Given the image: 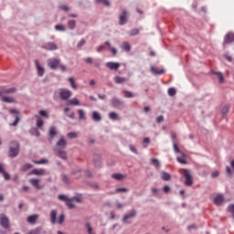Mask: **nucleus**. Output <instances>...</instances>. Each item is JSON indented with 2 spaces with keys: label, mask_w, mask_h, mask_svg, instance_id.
<instances>
[{
  "label": "nucleus",
  "mask_w": 234,
  "mask_h": 234,
  "mask_svg": "<svg viewBox=\"0 0 234 234\" xmlns=\"http://www.w3.org/2000/svg\"><path fill=\"white\" fill-rule=\"evenodd\" d=\"M49 217L51 224H59V226H62V224L65 222V214H60L58 217V210H51Z\"/></svg>",
  "instance_id": "1"
},
{
  "label": "nucleus",
  "mask_w": 234,
  "mask_h": 234,
  "mask_svg": "<svg viewBox=\"0 0 234 234\" xmlns=\"http://www.w3.org/2000/svg\"><path fill=\"white\" fill-rule=\"evenodd\" d=\"M182 175L185 177V186H186V187H191V186H193V176L191 175V172L187 169H183Z\"/></svg>",
  "instance_id": "2"
},
{
  "label": "nucleus",
  "mask_w": 234,
  "mask_h": 234,
  "mask_svg": "<svg viewBox=\"0 0 234 234\" xmlns=\"http://www.w3.org/2000/svg\"><path fill=\"white\" fill-rule=\"evenodd\" d=\"M19 154V143L12 142L9 147L10 158H16Z\"/></svg>",
  "instance_id": "3"
},
{
  "label": "nucleus",
  "mask_w": 234,
  "mask_h": 234,
  "mask_svg": "<svg viewBox=\"0 0 234 234\" xmlns=\"http://www.w3.org/2000/svg\"><path fill=\"white\" fill-rule=\"evenodd\" d=\"M65 147H67V140H65V137L62 136L60 139L57 142L53 151H59V150H65Z\"/></svg>",
  "instance_id": "4"
},
{
  "label": "nucleus",
  "mask_w": 234,
  "mask_h": 234,
  "mask_svg": "<svg viewBox=\"0 0 234 234\" xmlns=\"http://www.w3.org/2000/svg\"><path fill=\"white\" fill-rule=\"evenodd\" d=\"M71 96H72V92L70 91V90H68V89L59 90L60 100H63L65 101L69 100V98H70Z\"/></svg>",
  "instance_id": "5"
},
{
  "label": "nucleus",
  "mask_w": 234,
  "mask_h": 234,
  "mask_svg": "<svg viewBox=\"0 0 234 234\" xmlns=\"http://www.w3.org/2000/svg\"><path fill=\"white\" fill-rule=\"evenodd\" d=\"M60 63H61V60H59L58 58L48 59V67H49V69H52V70H56V69L59 67Z\"/></svg>",
  "instance_id": "6"
},
{
  "label": "nucleus",
  "mask_w": 234,
  "mask_h": 234,
  "mask_svg": "<svg viewBox=\"0 0 234 234\" xmlns=\"http://www.w3.org/2000/svg\"><path fill=\"white\" fill-rule=\"evenodd\" d=\"M0 224L2 228L8 229V228H10V219H8L5 214H2L0 215Z\"/></svg>",
  "instance_id": "7"
},
{
  "label": "nucleus",
  "mask_w": 234,
  "mask_h": 234,
  "mask_svg": "<svg viewBox=\"0 0 234 234\" xmlns=\"http://www.w3.org/2000/svg\"><path fill=\"white\" fill-rule=\"evenodd\" d=\"M10 114H14L15 116V122L11 123V125L13 127H16V125H17L19 123V111L16 110V109H10L9 110Z\"/></svg>",
  "instance_id": "8"
},
{
  "label": "nucleus",
  "mask_w": 234,
  "mask_h": 234,
  "mask_svg": "<svg viewBox=\"0 0 234 234\" xmlns=\"http://www.w3.org/2000/svg\"><path fill=\"white\" fill-rule=\"evenodd\" d=\"M57 136H58V129H56V127L54 126L50 127L48 130V141L52 142V140H54V138Z\"/></svg>",
  "instance_id": "9"
},
{
  "label": "nucleus",
  "mask_w": 234,
  "mask_h": 234,
  "mask_svg": "<svg viewBox=\"0 0 234 234\" xmlns=\"http://www.w3.org/2000/svg\"><path fill=\"white\" fill-rule=\"evenodd\" d=\"M127 23V10L123 9L119 16V25L123 26Z\"/></svg>",
  "instance_id": "10"
},
{
  "label": "nucleus",
  "mask_w": 234,
  "mask_h": 234,
  "mask_svg": "<svg viewBox=\"0 0 234 234\" xmlns=\"http://www.w3.org/2000/svg\"><path fill=\"white\" fill-rule=\"evenodd\" d=\"M35 65H36L37 76L42 78V76L45 74V68L41 67V65L39 64V61L37 60H35Z\"/></svg>",
  "instance_id": "11"
},
{
  "label": "nucleus",
  "mask_w": 234,
  "mask_h": 234,
  "mask_svg": "<svg viewBox=\"0 0 234 234\" xmlns=\"http://www.w3.org/2000/svg\"><path fill=\"white\" fill-rule=\"evenodd\" d=\"M234 41V34L232 32L228 33L224 37V45H229V43H233Z\"/></svg>",
  "instance_id": "12"
},
{
  "label": "nucleus",
  "mask_w": 234,
  "mask_h": 234,
  "mask_svg": "<svg viewBox=\"0 0 234 234\" xmlns=\"http://www.w3.org/2000/svg\"><path fill=\"white\" fill-rule=\"evenodd\" d=\"M113 80L115 83H117V85H122L123 83H127V81H129V79L125 77L115 76L113 78Z\"/></svg>",
  "instance_id": "13"
},
{
  "label": "nucleus",
  "mask_w": 234,
  "mask_h": 234,
  "mask_svg": "<svg viewBox=\"0 0 234 234\" xmlns=\"http://www.w3.org/2000/svg\"><path fill=\"white\" fill-rule=\"evenodd\" d=\"M134 217H136V210L133 209L130 213L123 216L122 222L127 224V220H129V218H134Z\"/></svg>",
  "instance_id": "14"
},
{
  "label": "nucleus",
  "mask_w": 234,
  "mask_h": 234,
  "mask_svg": "<svg viewBox=\"0 0 234 234\" xmlns=\"http://www.w3.org/2000/svg\"><path fill=\"white\" fill-rule=\"evenodd\" d=\"M45 50H58V45L54 42H48L42 47Z\"/></svg>",
  "instance_id": "15"
},
{
  "label": "nucleus",
  "mask_w": 234,
  "mask_h": 234,
  "mask_svg": "<svg viewBox=\"0 0 234 234\" xmlns=\"http://www.w3.org/2000/svg\"><path fill=\"white\" fill-rule=\"evenodd\" d=\"M106 67H107V69H110V70H118L120 69V63H118V62H107Z\"/></svg>",
  "instance_id": "16"
},
{
  "label": "nucleus",
  "mask_w": 234,
  "mask_h": 234,
  "mask_svg": "<svg viewBox=\"0 0 234 234\" xmlns=\"http://www.w3.org/2000/svg\"><path fill=\"white\" fill-rule=\"evenodd\" d=\"M54 152L56 153L57 156H58V158H61V160L68 159L67 152L65 150H54Z\"/></svg>",
  "instance_id": "17"
},
{
  "label": "nucleus",
  "mask_w": 234,
  "mask_h": 234,
  "mask_svg": "<svg viewBox=\"0 0 234 234\" xmlns=\"http://www.w3.org/2000/svg\"><path fill=\"white\" fill-rule=\"evenodd\" d=\"M224 202V196L222 194L218 195L214 198V204L216 206H222V203Z\"/></svg>",
  "instance_id": "18"
},
{
  "label": "nucleus",
  "mask_w": 234,
  "mask_h": 234,
  "mask_svg": "<svg viewBox=\"0 0 234 234\" xmlns=\"http://www.w3.org/2000/svg\"><path fill=\"white\" fill-rule=\"evenodd\" d=\"M2 92H4V94H16V92H17V89L16 88H2Z\"/></svg>",
  "instance_id": "19"
},
{
  "label": "nucleus",
  "mask_w": 234,
  "mask_h": 234,
  "mask_svg": "<svg viewBox=\"0 0 234 234\" xmlns=\"http://www.w3.org/2000/svg\"><path fill=\"white\" fill-rule=\"evenodd\" d=\"M1 101H4V103H16L14 97L2 96Z\"/></svg>",
  "instance_id": "20"
},
{
  "label": "nucleus",
  "mask_w": 234,
  "mask_h": 234,
  "mask_svg": "<svg viewBox=\"0 0 234 234\" xmlns=\"http://www.w3.org/2000/svg\"><path fill=\"white\" fill-rule=\"evenodd\" d=\"M67 105H71L72 107H78V105H80V100H78V98H73L71 100H69L67 102Z\"/></svg>",
  "instance_id": "21"
},
{
  "label": "nucleus",
  "mask_w": 234,
  "mask_h": 234,
  "mask_svg": "<svg viewBox=\"0 0 234 234\" xmlns=\"http://www.w3.org/2000/svg\"><path fill=\"white\" fill-rule=\"evenodd\" d=\"M31 175H36L37 176H43L45 175V169H33Z\"/></svg>",
  "instance_id": "22"
},
{
  "label": "nucleus",
  "mask_w": 234,
  "mask_h": 234,
  "mask_svg": "<svg viewBox=\"0 0 234 234\" xmlns=\"http://www.w3.org/2000/svg\"><path fill=\"white\" fill-rule=\"evenodd\" d=\"M186 159H187V156L184 153H181V156H178L176 158V160L179 164H187Z\"/></svg>",
  "instance_id": "23"
},
{
  "label": "nucleus",
  "mask_w": 234,
  "mask_h": 234,
  "mask_svg": "<svg viewBox=\"0 0 234 234\" xmlns=\"http://www.w3.org/2000/svg\"><path fill=\"white\" fill-rule=\"evenodd\" d=\"M31 186H34L36 189H41V186H39V179L32 178L29 180Z\"/></svg>",
  "instance_id": "24"
},
{
  "label": "nucleus",
  "mask_w": 234,
  "mask_h": 234,
  "mask_svg": "<svg viewBox=\"0 0 234 234\" xmlns=\"http://www.w3.org/2000/svg\"><path fill=\"white\" fill-rule=\"evenodd\" d=\"M37 218H39V216L37 214L29 216L27 218V222H29V224H36V221L37 220Z\"/></svg>",
  "instance_id": "25"
},
{
  "label": "nucleus",
  "mask_w": 234,
  "mask_h": 234,
  "mask_svg": "<svg viewBox=\"0 0 234 234\" xmlns=\"http://www.w3.org/2000/svg\"><path fill=\"white\" fill-rule=\"evenodd\" d=\"M112 107H115V109H118L122 105V101L120 99L113 98L112 100Z\"/></svg>",
  "instance_id": "26"
},
{
  "label": "nucleus",
  "mask_w": 234,
  "mask_h": 234,
  "mask_svg": "<svg viewBox=\"0 0 234 234\" xmlns=\"http://www.w3.org/2000/svg\"><path fill=\"white\" fill-rule=\"evenodd\" d=\"M121 48L125 50V52H131V44H129V42H123L121 46Z\"/></svg>",
  "instance_id": "27"
},
{
  "label": "nucleus",
  "mask_w": 234,
  "mask_h": 234,
  "mask_svg": "<svg viewBox=\"0 0 234 234\" xmlns=\"http://www.w3.org/2000/svg\"><path fill=\"white\" fill-rule=\"evenodd\" d=\"M161 178L162 180H165V182H167L168 180H171V175L167 172H162Z\"/></svg>",
  "instance_id": "28"
},
{
  "label": "nucleus",
  "mask_w": 234,
  "mask_h": 234,
  "mask_svg": "<svg viewBox=\"0 0 234 234\" xmlns=\"http://www.w3.org/2000/svg\"><path fill=\"white\" fill-rule=\"evenodd\" d=\"M104 45H106V47H108L109 50H111V52L112 53L113 56H116V54L118 53V51L116 50V48H111V42L106 41V42L104 43Z\"/></svg>",
  "instance_id": "29"
},
{
  "label": "nucleus",
  "mask_w": 234,
  "mask_h": 234,
  "mask_svg": "<svg viewBox=\"0 0 234 234\" xmlns=\"http://www.w3.org/2000/svg\"><path fill=\"white\" fill-rule=\"evenodd\" d=\"M92 120H94V122H101V115H100L98 112H93Z\"/></svg>",
  "instance_id": "30"
},
{
  "label": "nucleus",
  "mask_w": 234,
  "mask_h": 234,
  "mask_svg": "<svg viewBox=\"0 0 234 234\" xmlns=\"http://www.w3.org/2000/svg\"><path fill=\"white\" fill-rule=\"evenodd\" d=\"M66 206H67V207H69V209H74V207H75L74 199L70 198V199L67 200Z\"/></svg>",
  "instance_id": "31"
},
{
  "label": "nucleus",
  "mask_w": 234,
  "mask_h": 234,
  "mask_svg": "<svg viewBox=\"0 0 234 234\" xmlns=\"http://www.w3.org/2000/svg\"><path fill=\"white\" fill-rule=\"evenodd\" d=\"M35 118H37V127H43L45 122L43 119L39 117V115H36Z\"/></svg>",
  "instance_id": "32"
},
{
  "label": "nucleus",
  "mask_w": 234,
  "mask_h": 234,
  "mask_svg": "<svg viewBox=\"0 0 234 234\" xmlns=\"http://www.w3.org/2000/svg\"><path fill=\"white\" fill-rule=\"evenodd\" d=\"M68 27L69 30H74V28H76V20H69Z\"/></svg>",
  "instance_id": "33"
},
{
  "label": "nucleus",
  "mask_w": 234,
  "mask_h": 234,
  "mask_svg": "<svg viewBox=\"0 0 234 234\" xmlns=\"http://www.w3.org/2000/svg\"><path fill=\"white\" fill-rule=\"evenodd\" d=\"M151 72L156 76L158 74H164V69L158 70V69H156V68L152 66Z\"/></svg>",
  "instance_id": "34"
},
{
  "label": "nucleus",
  "mask_w": 234,
  "mask_h": 234,
  "mask_svg": "<svg viewBox=\"0 0 234 234\" xmlns=\"http://www.w3.org/2000/svg\"><path fill=\"white\" fill-rule=\"evenodd\" d=\"M112 178H114V180H123V178H125V176L122 174H113L112 176Z\"/></svg>",
  "instance_id": "35"
},
{
  "label": "nucleus",
  "mask_w": 234,
  "mask_h": 234,
  "mask_svg": "<svg viewBox=\"0 0 234 234\" xmlns=\"http://www.w3.org/2000/svg\"><path fill=\"white\" fill-rule=\"evenodd\" d=\"M68 81L69 82L71 89H74V90L78 89V86L76 85V82L74 81V78H72V77L69 78L68 80Z\"/></svg>",
  "instance_id": "36"
},
{
  "label": "nucleus",
  "mask_w": 234,
  "mask_h": 234,
  "mask_svg": "<svg viewBox=\"0 0 234 234\" xmlns=\"http://www.w3.org/2000/svg\"><path fill=\"white\" fill-rule=\"evenodd\" d=\"M213 74H216V76L218 77V80H219V83L224 82V75H222L221 72H214Z\"/></svg>",
  "instance_id": "37"
},
{
  "label": "nucleus",
  "mask_w": 234,
  "mask_h": 234,
  "mask_svg": "<svg viewBox=\"0 0 234 234\" xmlns=\"http://www.w3.org/2000/svg\"><path fill=\"white\" fill-rule=\"evenodd\" d=\"M122 92L124 93V98H134V93L132 91L122 90Z\"/></svg>",
  "instance_id": "38"
},
{
  "label": "nucleus",
  "mask_w": 234,
  "mask_h": 234,
  "mask_svg": "<svg viewBox=\"0 0 234 234\" xmlns=\"http://www.w3.org/2000/svg\"><path fill=\"white\" fill-rule=\"evenodd\" d=\"M55 30H58V32H65L66 28L63 25H57L55 26Z\"/></svg>",
  "instance_id": "39"
},
{
  "label": "nucleus",
  "mask_w": 234,
  "mask_h": 234,
  "mask_svg": "<svg viewBox=\"0 0 234 234\" xmlns=\"http://www.w3.org/2000/svg\"><path fill=\"white\" fill-rule=\"evenodd\" d=\"M95 3H102L104 6H111V3L109 0H95Z\"/></svg>",
  "instance_id": "40"
},
{
  "label": "nucleus",
  "mask_w": 234,
  "mask_h": 234,
  "mask_svg": "<svg viewBox=\"0 0 234 234\" xmlns=\"http://www.w3.org/2000/svg\"><path fill=\"white\" fill-rule=\"evenodd\" d=\"M138 34H140V29L138 28H133L130 31V36L133 37V36H138Z\"/></svg>",
  "instance_id": "41"
},
{
  "label": "nucleus",
  "mask_w": 234,
  "mask_h": 234,
  "mask_svg": "<svg viewBox=\"0 0 234 234\" xmlns=\"http://www.w3.org/2000/svg\"><path fill=\"white\" fill-rule=\"evenodd\" d=\"M110 120H117L118 119V113L112 112L109 113Z\"/></svg>",
  "instance_id": "42"
},
{
  "label": "nucleus",
  "mask_w": 234,
  "mask_h": 234,
  "mask_svg": "<svg viewBox=\"0 0 234 234\" xmlns=\"http://www.w3.org/2000/svg\"><path fill=\"white\" fill-rule=\"evenodd\" d=\"M68 138H70V140L74 138H78V133L76 132H71L67 134Z\"/></svg>",
  "instance_id": "43"
},
{
  "label": "nucleus",
  "mask_w": 234,
  "mask_h": 234,
  "mask_svg": "<svg viewBox=\"0 0 234 234\" xmlns=\"http://www.w3.org/2000/svg\"><path fill=\"white\" fill-rule=\"evenodd\" d=\"M78 113H79V120H85V112H83V110H79Z\"/></svg>",
  "instance_id": "44"
},
{
  "label": "nucleus",
  "mask_w": 234,
  "mask_h": 234,
  "mask_svg": "<svg viewBox=\"0 0 234 234\" xmlns=\"http://www.w3.org/2000/svg\"><path fill=\"white\" fill-rule=\"evenodd\" d=\"M176 94V90L175 88L168 89V96H175Z\"/></svg>",
  "instance_id": "45"
},
{
  "label": "nucleus",
  "mask_w": 234,
  "mask_h": 234,
  "mask_svg": "<svg viewBox=\"0 0 234 234\" xmlns=\"http://www.w3.org/2000/svg\"><path fill=\"white\" fill-rule=\"evenodd\" d=\"M34 164H37V165H41V164H48V160L42 159L40 161H34Z\"/></svg>",
  "instance_id": "46"
},
{
  "label": "nucleus",
  "mask_w": 234,
  "mask_h": 234,
  "mask_svg": "<svg viewBox=\"0 0 234 234\" xmlns=\"http://www.w3.org/2000/svg\"><path fill=\"white\" fill-rule=\"evenodd\" d=\"M151 162L154 167H160V162L157 159H152Z\"/></svg>",
  "instance_id": "47"
},
{
  "label": "nucleus",
  "mask_w": 234,
  "mask_h": 234,
  "mask_svg": "<svg viewBox=\"0 0 234 234\" xmlns=\"http://www.w3.org/2000/svg\"><path fill=\"white\" fill-rule=\"evenodd\" d=\"M69 198L67 197V196L65 195H59L58 196V200H61L62 202H67V200H69Z\"/></svg>",
  "instance_id": "48"
},
{
  "label": "nucleus",
  "mask_w": 234,
  "mask_h": 234,
  "mask_svg": "<svg viewBox=\"0 0 234 234\" xmlns=\"http://www.w3.org/2000/svg\"><path fill=\"white\" fill-rule=\"evenodd\" d=\"M85 227L87 228L89 234H93V233H92V227H90V223H86V224H85Z\"/></svg>",
  "instance_id": "49"
},
{
  "label": "nucleus",
  "mask_w": 234,
  "mask_h": 234,
  "mask_svg": "<svg viewBox=\"0 0 234 234\" xmlns=\"http://www.w3.org/2000/svg\"><path fill=\"white\" fill-rule=\"evenodd\" d=\"M40 116H43L44 118H48V113L45 112V110L39 111Z\"/></svg>",
  "instance_id": "50"
},
{
  "label": "nucleus",
  "mask_w": 234,
  "mask_h": 234,
  "mask_svg": "<svg viewBox=\"0 0 234 234\" xmlns=\"http://www.w3.org/2000/svg\"><path fill=\"white\" fill-rule=\"evenodd\" d=\"M86 41L85 39H81L78 44L77 47L78 48H81V47H83L85 45Z\"/></svg>",
  "instance_id": "51"
},
{
  "label": "nucleus",
  "mask_w": 234,
  "mask_h": 234,
  "mask_svg": "<svg viewBox=\"0 0 234 234\" xmlns=\"http://www.w3.org/2000/svg\"><path fill=\"white\" fill-rule=\"evenodd\" d=\"M229 111V107L225 106L222 108L221 112L222 114H228Z\"/></svg>",
  "instance_id": "52"
},
{
  "label": "nucleus",
  "mask_w": 234,
  "mask_h": 234,
  "mask_svg": "<svg viewBox=\"0 0 234 234\" xmlns=\"http://www.w3.org/2000/svg\"><path fill=\"white\" fill-rule=\"evenodd\" d=\"M2 174H3V176H4L5 180H10V175L8 173H6L4 170V172Z\"/></svg>",
  "instance_id": "53"
},
{
  "label": "nucleus",
  "mask_w": 234,
  "mask_h": 234,
  "mask_svg": "<svg viewBox=\"0 0 234 234\" xmlns=\"http://www.w3.org/2000/svg\"><path fill=\"white\" fill-rule=\"evenodd\" d=\"M130 150L132 151V153H134V154H138V150H136V147H134V145L131 144Z\"/></svg>",
  "instance_id": "54"
},
{
  "label": "nucleus",
  "mask_w": 234,
  "mask_h": 234,
  "mask_svg": "<svg viewBox=\"0 0 234 234\" xmlns=\"http://www.w3.org/2000/svg\"><path fill=\"white\" fill-rule=\"evenodd\" d=\"M32 167V165L30 164H26L23 167H22V170L23 171H27V169H31Z\"/></svg>",
  "instance_id": "55"
},
{
  "label": "nucleus",
  "mask_w": 234,
  "mask_h": 234,
  "mask_svg": "<svg viewBox=\"0 0 234 234\" xmlns=\"http://www.w3.org/2000/svg\"><path fill=\"white\" fill-rule=\"evenodd\" d=\"M163 191L164 193H169L171 191V187H169V186H165L163 187Z\"/></svg>",
  "instance_id": "56"
},
{
  "label": "nucleus",
  "mask_w": 234,
  "mask_h": 234,
  "mask_svg": "<svg viewBox=\"0 0 234 234\" xmlns=\"http://www.w3.org/2000/svg\"><path fill=\"white\" fill-rule=\"evenodd\" d=\"M85 63H89L90 65H92V58L88 57L84 59Z\"/></svg>",
  "instance_id": "57"
},
{
  "label": "nucleus",
  "mask_w": 234,
  "mask_h": 234,
  "mask_svg": "<svg viewBox=\"0 0 234 234\" xmlns=\"http://www.w3.org/2000/svg\"><path fill=\"white\" fill-rule=\"evenodd\" d=\"M173 147H174L175 153L182 154V152H180V149L178 148V145H176V144H174Z\"/></svg>",
  "instance_id": "58"
},
{
  "label": "nucleus",
  "mask_w": 234,
  "mask_h": 234,
  "mask_svg": "<svg viewBox=\"0 0 234 234\" xmlns=\"http://www.w3.org/2000/svg\"><path fill=\"white\" fill-rule=\"evenodd\" d=\"M116 192H117V193H125V192H127V188H125V187L117 188V189H116Z\"/></svg>",
  "instance_id": "59"
},
{
  "label": "nucleus",
  "mask_w": 234,
  "mask_h": 234,
  "mask_svg": "<svg viewBox=\"0 0 234 234\" xmlns=\"http://www.w3.org/2000/svg\"><path fill=\"white\" fill-rule=\"evenodd\" d=\"M156 122L157 123H162V122H164V116L160 115L156 118Z\"/></svg>",
  "instance_id": "60"
},
{
  "label": "nucleus",
  "mask_w": 234,
  "mask_h": 234,
  "mask_svg": "<svg viewBox=\"0 0 234 234\" xmlns=\"http://www.w3.org/2000/svg\"><path fill=\"white\" fill-rule=\"evenodd\" d=\"M59 8H60V10H63L64 12H69V6H67V5H60Z\"/></svg>",
  "instance_id": "61"
},
{
  "label": "nucleus",
  "mask_w": 234,
  "mask_h": 234,
  "mask_svg": "<svg viewBox=\"0 0 234 234\" xmlns=\"http://www.w3.org/2000/svg\"><path fill=\"white\" fill-rule=\"evenodd\" d=\"M226 173H227V175H229V176H231L232 172H231V168H229V166H227Z\"/></svg>",
  "instance_id": "62"
},
{
  "label": "nucleus",
  "mask_w": 234,
  "mask_h": 234,
  "mask_svg": "<svg viewBox=\"0 0 234 234\" xmlns=\"http://www.w3.org/2000/svg\"><path fill=\"white\" fill-rule=\"evenodd\" d=\"M218 175H220V173L218 171H214L212 173V178H217V176H218Z\"/></svg>",
  "instance_id": "63"
},
{
  "label": "nucleus",
  "mask_w": 234,
  "mask_h": 234,
  "mask_svg": "<svg viewBox=\"0 0 234 234\" xmlns=\"http://www.w3.org/2000/svg\"><path fill=\"white\" fill-rule=\"evenodd\" d=\"M62 180H63V182H65V184H69V176H62Z\"/></svg>",
  "instance_id": "64"
}]
</instances>
